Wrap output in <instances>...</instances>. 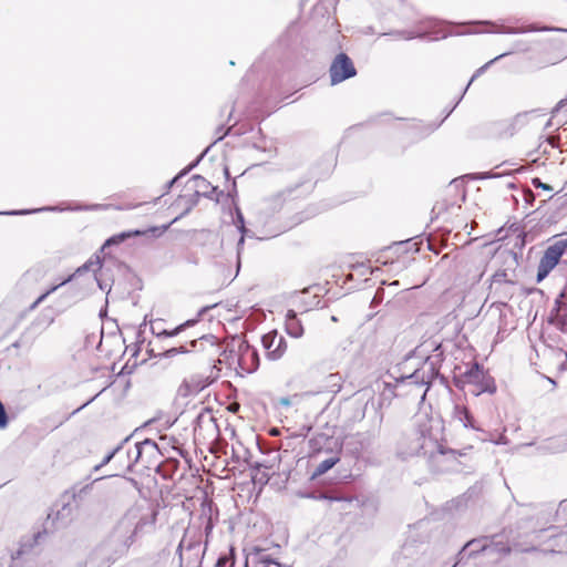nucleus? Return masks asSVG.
Instances as JSON below:
<instances>
[{
    "label": "nucleus",
    "mask_w": 567,
    "mask_h": 567,
    "mask_svg": "<svg viewBox=\"0 0 567 567\" xmlns=\"http://www.w3.org/2000/svg\"><path fill=\"white\" fill-rule=\"evenodd\" d=\"M462 28H466L465 30H462V31H444L443 29L442 30H439V31H433L432 33L435 34L434 39H439V38H446L449 34H466V33H474L476 32V30H473L471 28H467L466 25H461ZM431 32H416V31H392V32H389V33H382V37H386V35H391V37H394L395 39H405V40H411V39H415V38H425L427 34H430Z\"/></svg>",
    "instance_id": "15"
},
{
    "label": "nucleus",
    "mask_w": 567,
    "mask_h": 567,
    "mask_svg": "<svg viewBox=\"0 0 567 567\" xmlns=\"http://www.w3.org/2000/svg\"><path fill=\"white\" fill-rule=\"evenodd\" d=\"M30 276H31V272H30V271H27V272L24 274L23 278H24V279H27V278H28V277H30Z\"/></svg>",
    "instance_id": "53"
},
{
    "label": "nucleus",
    "mask_w": 567,
    "mask_h": 567,
    "mask_svg": "<svg viewBox=\"0 0 567 567\" xmlns=\"http://www.w3.org/2000/svg\"><path fill=\"white\" fill-rule=\"evenodd\" d=\"M237 223H238L237 227L240 230V233L243 234V236L240 237V239L238 241V246H239V245L244 244V234L246 233L244 216L239 210L237 212Z\"/></svg>",
    "instance_id": "38"
},
{
    "label": "nucleus",
    "mask_w": 567,
    "mask_h": 567,
    "mask_svg": "<svg viewBox=\"0 0 567 567\" xmlns=\"http://www.w3.org/2000/svg\"><path fill=\"white\" fill-rule=\"evenodd\" d=\"M355 74L357 70L348 54L343 52L337 54L336 58L332 60L329 69L331 84H339L350 78L355 76Z\"/></svg>",
    "instance_id": "10"
},
{
    "label": "nucleus",
    "mask_w": 567,
    "mask_h": 567,
    "mask_svg": "<svg viewBox=\"0 0 567 567\" xmlns=\"http://www.w3.org/2000/svg\"><path fill=\"white\" fill-rule=\"evenodd\" d=\"M9 424V416L3 403L0 401V430H3Z\"/></svg>",
    "instance_id": "36"
},
{
    "label": "nucleus",
    "mask_w": 567,
    "mask_h": 567,
    "mask_svg": "<svg viewBox=\"0 0 567 567\" xmlns=\"http://www.w3.org/2000/svg\"><path fill=\"white\" fill-rule=\"evenodd\" d=\"M52 320H50L45 326L40 327V323L34 321L32 322L20 336V338L13 343V347L21 348V347H28L30 348L37 337L41 333L45 327H48Z\"/></svg>",
    "instance_id": "20"
},
{
    "label": "nucleus",
    "mask_w": 567,
    "mask_h": 567,
    "mask_svg": "<svg viewBox=\"0 0 567 567\" xmlns=\"http://www.w3.org/2000/svg\"><path fill=\"white\" fill-rule=\"evenodd\" d=\"M495 29L491 30L489 32L494 33H507V34H515L519 32H524L523 30L514 29V28H506L504 25L497 27L493 25Z\"/></svg>",
    "instance_id": "37"
},
{
    "label": "nucleus",
    "mask_w": 567,
    "mask_h": 567,
    "mask_svg": "<svg viewBox=\"0 0 567 567\" xmlns=\"http://www.w3.org/2000/svg\"><path fill=\"white\" fill-rule=\"evenodd\" d=\"M131 483H133L134 485H136V481L134 478H130L128 480Z\"/></svg>",
    "instance_id": "54"
},
{
    "label": "nucleus",
    "mask_w": 567,
    "mask_h": 567,
    "mask_svg": "<svg viewBox=\"0 0 567 567\" xmlns=\"http://www.w3.org/2000/svg\"><path fill=\"white\" fill-rule=\"evenodd\" d=\"M216 306H217V303H214V305L205 306V307L200 308L196 319H189V320L185 321L184 323L177 326L173 330H165L164 329L162 331L156 332L155 328L152 327V331H153L154 334H156L157 338L175 337V336L179 334L182 331H184L186 328L196 324L198 322L199 318H202L208 310L215 308Z\"/></svg>",
    "instance_id": "19"
},
{
    "label": "nucleus",
    "mask_w": 567,
    "mask_h": 567,
    "mask_svg": "<svg viewBox=\"0 0 567 567\" xmlns=\"http://www.w3.org/2000/svg\"><path fill=\"white\" fill-rule=\"evenodd\" d=\"M70 513L71 508L68 505H63L62 508L58 511L55 514L50 513L44 522L43 533L47 534L49 530L53 528L64 526L68 522Z\"/></svg>",
    "instance_id": "21"
},
{
    "label": "nucleus",
    "mask_w": 567,
    "mask_h": 567,
    "mask_svg": "<svg viewBox=\"0 0 567 567\" xmlns=\"http://www.w3.org/2000/svg\"><path fill=\"white\" fill-rule=\"evenodd\" d=\"M464 378L467 384L474 386L472 390L474 395H480L484 392L493 394L496 391L494 379L485 374L478 363H474L468 368L464 373Z\"/></svg>",
    "instance_id": "9"
},
{
    "label": "nucleus",
    "mask_w": 567,
    "mask_h": 567,
    "mask_svg": "<svg viewBox=\"0 0 567 567\" xmlns=\"http://www.w3.org/2000/svg\"><path fill=\"white\" fill-rule=\"evenodd\" d=\"M189 350L190 352H204L209 361H214L220 355L221 347L214 334H204L189 342Z\"/></svg>",
    "instance_id": "12"
},
{
    "label": "nucleus",
    "mask_w": 567,
    "mask_h": 567,
    "mask_svg": "<svg viewBox=\"0 0 567 567\" xmlns=\"http://www.w3.org/2000/svg\"><path fill=\"white\" fill-rule=\"evenodd\" d=\"M309 447L312 458L320 456L322 453H328L329 456L320 461L312 472V477H318L331 470L340 461V447L338 442L332 436L324 433H319L309 440Z\"/></svg>",
    "instance_id": "3"
},
{
    "label": "nucleus",
    "mask_w": 567,
    "mask_h": 567,
    "mask_svg": "<svg viewBox=\"0 0 567 567\" xmlns=\"http://www.w3.org/2000/svg\"><path fill=\"white\" fill-rule=\"evenodd\" d=\"M102 268V260L99 255H93L87 261H85L81 267H79L72 275L66 277L64 280H62L60 284L52 286L50 289H48L45 292L40 295L37 300L32 303L31 309H34L38 307L41 302H43L48 296L56 291L60 287L66 285L68 282L72 281L74 277L81 276L82 274L86 271H93L95 280L97 281V285L101 290L105 289V286L99 280L96 271Z\"/></svg>",
    "instance_id": "8"
},
{
    "label": "nucleus",
    "mask_w": 567,
    "mask_h": 567,
    "mask_svg": "<svg viewBox=\"0 0 567 567\" xmlns=\"http://www.w3.org/2000/svg\"><path fill=\"white\" fill-rule=\"evenodd\" d=\"M229 130H230V128H228V130H227L223 135L218 136V138H217L216 141H219V140H221L225 135H227V134H228V132H229Z\"/></svg>",
    "instance_id": "50"
},
{
    "label": "nucleus",
    "mask_w": 567,
    "mask_h": 567,
    "mask_svg": "<svg viewBox=\"0 0 567 567\" xmlns=\"http://www.w3.org/2000/svg\"><path fill=\"white\" fill-rule=\"evenodd\" d=\"M453 417L454 420L462 423L464 427H470L473 430H478V427L475 425L474 416L471 414L468 409L464 405H455L453 410Z\"/></svg>",
    "instance_id": "24"
},
{
    "label": "nucleus",
    "mask_w": 567,
    "mask_h": 567,
    "mask_svg": "<svg viewBox=\"0 0 567 567\" xmlns=\"http://www.w3.org/2000/svg\"><path fill=\"white\" fill-rule=\"evenodd\" d=\"M554 308L566 310L567 311V300L565 299V295L559 293L558 297L555 300Z\"/></svg>",
    "instance_id": "42"
},
{
    "label": "nucleus",
    "mask_w": 567,
    "mask_h": 567,
    "mask_svg": "<svg viewBox=\"0 0 567 567\" xmlns=\"http://www.w3.org/2000/svg\"><path fill=\"white\" fill-rule=\"evenodd\" d=\"M496 175L492 174V173H481L478 178L480 179H486V178H492V177H495Z\"/></svg>",
    "instance_id": "46"
},
{
    "label": "nucleus",
    "mask_w": 567,
    "mask_h": 567,
    "mask_svg": "<svg viewBox=\"0 0 567 567\" xmlns=\"http://www.w3.org/2000/svg\"><path fill=\"white\" fill-rule=\"evenodd\" d=\"M193 179L195 182V194L197 196H204L212 199L213 195L217 193V187L212 186V184L203 176L194 175Z\"/></svg>",
    "instance_id": "25"
},
{
    "label": "nucleus",
    "mask_w": 567,
    "mask_h": 567,
    "mask_svg": "<svg viewBox=\"0 0 567 567\" xmlns=\"http://www.w3.org/2000/svg\"><path fill=\"white\" fill-rule=\"evenodd\" d=\"M89 403H90V401L86 402L85 404H82V406L80 409L85 408V405H87Z\"/></svg>",
    "instance_id": "56"
},
{
    "label": "nucleus",
    "mask_w": 567,
    "mask_h": 567,
    "mask_svg": "<svg viewBox=\"0 0 567 567\" xmlns=\"http://www.w3.org/2000/svg\"><path fill=\"white\" fill-rule=\"evenodd\" d=\"M195 431H207L210 434L218 432L216 417L212 409L204 408L194 421Z\"/></svg>",
    "instance_id": "17"
},
{
    "label": "nucleus",
    "mask_w": 567,
    "mask_h": 567,
    "mask_svg": "<svg viewBox=\"0 0 567 567\" xmlns=\"http://www.w3.org/2000/svg\"><path fill=\"white\" fill-rule=\"evenodd\" d=\"M184 545H185V539H182L178 547H177V554L179 555V558L182 559V550L184 548Z\"/></svg>",
    "instance_id": "47"
},
{
    "label": "nucleus",
    "mask_w": 567,
    "mask_h": 567,
    "mask_svg": "<svg viewBox=\"0 0 567 567\" xmlns=\"http://www.w3.org/2000/svg\"><path fill=\"white\" fill-rule=\"evenodd\" d=\"M560 293L565 295V299L567 300V288H565Z\"/></svg>",
    "instance_id": "51"
},
{
    "label": "nucleus",
    "mask_w": 567,
    "mask_h": 567,
    "mask_svg": "<svg viewBox=\"0 0 567 567\" xmlns=\"http://www.w3.org/2000/svg\"><path fill=\"white\" fill-rule=\"evenodd\" d=\"M156 513H145L133 506L116 522L106 538L93 550L89 563L96 567H109L124 556L134 543L135 535L145 525H154Z\"/></svg>",
    "instance_id": "1"
},
{
    "label": "nucleus",
    "mask_w": 567,
    "mask_h": 567,
    "mask_svg": "<svg viewBox=\"0 0 567 567\" xmlns=\"http://www.w3.org/2000/svg\"><path fill=\"white\" fill-rule=\"evenodd\" d=\"M563 316H567V311L566 310L563 311L560 309L553 308L550 310V313H549V317H548V323L549 324H555L556 320L561 318Z\"/></svg>",
    "instance_id": "35"
},
{
    "label": "nucleus",
    "mask_w": 567,
    "mask_h": 567,
    "mask_svg": "<svg viewBox=\"0 0 567 567\" xmlns=\"http://www.w3.org/2000/svg\"><path fill=\"white\" fill-rule=\"evenodd\" d=\"M217 374L213 377H207L202 383L197 385L198 390L205 389L207 385H209L212 382H214L217 379Z\"/></svg>",
    "instance_id": "45"
},
{
    "label": "nucleus",
    "mask_w": 567,
    "mask_h": 567,
    "mask_svg": "<svg viewBox=\"0 0 567 567\" xmlns=\"http://www.w3.org/2000/svg\"><path fill=\"white\" fill-rule=\"evenodd\" d=\"M331 501H340L341 498L338 497H330Z\"/></svg>",
    "instance_id": "55"
},
{
    "label": "nucleus",
    "mask_w": 567,
    "mask_h": 567,
    "mask_svg": "<svg viewBox=\"0 0 567 567\" xmlns=\"http://www.w3.org/2000/svg\"><path fill=\"white\" fill-rule=\"evenodd\" d=\"M560 332L567 333V316H563L561 318L556 320L554 324Z\"/></svg>",
    "instance_id": "43"
},
{
    "label": "nucleus",
    "mask_w": 567,
    "mask_h": 567,
    "mask_svg": "<svg viewBox=\"0 0 567 567\" xmlns=\"http://www.w3.org/2000/svg\"><path fill=\"white\" fill-rule=\"evenodd\" d=\"M508 53L505 52V53H502L497 56H495L494 59H492L491 61H488L487 63H485L483 66L478 68L475 73L472 75L470 82L467 83L464 92H466V90L468 89V86L471 85V83L476 79L478 78L480 75H482L488 68L489 65H492L495 61L502 59L503 56L507 55Z\"/></svg>",
    "instance_id": "29"
},
{
    "label": "nucleus",
    "mask_w": 567,
    "mask_h": 567,
    "mask_svg": "<svg viewBox=\"0 0 567 567\" xmlns=\"http://www.w3.org/2000/svg\"><path fill=\"white\" fill-rule=\"evenodd\" d=\"M41 535L42 534L39 532V533L34 534L31 539L22 540L20 544V547L14 553H12V555H11L12 560H18L23 555L30 553L32 550L33 546L38 543V539L41 537Z\"/></svg>",
    "instance_id": "26"
},
{
    "label": "nucleus",
    "mask_w": 567,
    "mask_h": 567,
    "mask_svg": "<svg viewBox=\"0 0 567 567\" xmlns=\"http://www.w3.org/2000/svg\"><path fill=\"white\" fill-rule=\"evenodd\" d=\"M383 419L384 415L382 411H374L370 429L365 432L357 433L355 436L347 443L348 446L353 445L351 453H353L357 458L363 457L365 453L372 450L374 442L380 434Z\"/></svg>",
    "instance_id": "4"
},
{
    "label": "nucleus",
    "mask_w": 567,
    "mask_h": 567,
    "mask_svg": "<svg viewBox=\"0 0 567 567\" xmlns=\"http://www.w3.org/2000/svg\"><path fill=\"white\" fill-rule=\"evenodd\" d=\"M467 548H472L471 555L473 553L485 551V550L496 551V553L503 554V555L509 554V551H511V548L502 543H495L493 546L485 544V545H482L478 547V542L475 539L466 543L465 546L463 547L462 551L466 550Z\"/></svg>",
    "instance_id": "23"
},
{
    "label": "nucleus",
    "mask_w": 567,
    "mask_h": 567,
    "mask_svg": "<svg viewBox=\"0 0 567 567\" xmlns=\"http://www.w3.org/2000/svg\"><path fill=\"white\" fill-rule=\"evenodd\" d=\"M532 185L535 187V188H542L544 190H547V192H551L553 190V187L546 183H543L540 181V178L538 177H535L532 179Z\"/></svg>",
    "instance_id": "41"
},
{
    "label": "nucleus",
    "mask_w": 567,
    "mask_h": 567,
    "mask_svg": "<svg viewBox=\"0 0 567 567\" xmlns=\"http://www.w3.org/2000/svg\"><path fill=\"white\" fill-rule=\"evenodd\" d=\"M389 377H391L393 379V382L392 381H383L382 382L383 388L380 392V400H379L378 408H375V411H381V409L383 406H389L394 398L401 396L400 389H399V386H396V378L398 377H394L392 374H389Z\"/></svg>",
    "instance_id": "18"
},
{
    "label": "nucleus",
    "mask_w": 567,
    "mask_h": 567,
    "mask_svg": "<svg viewBox=\"0 0 567 567\" xmlns=\"http://www.w3.org/2000/svg\"><path fill=\"white\" fill-rule=\"evenodd\" d=\"M234 560L228 556H220L216 561V567H233Z\"/></svg>",
    "instance_id": "40"
},
{
    "label": "nucleus",
    "mask_w": 567,
    "mask_h": 567,
    "mask_svg": "<svg viewBox=\"0 0 567 567\" xmlns=\"http://www.w3.org/2000/svg\"><path fill=\"white\" fill-rule=\"evenodd\" d=\"M567 105V99L560 100L557 105L553 109L551 115L556 116Z\"/></svg>",
    "instance_id": "44"
},
{
    "label": "nucleus",
    "mask_w": 567,
    "mask_h": 567,
    "mask_svg": "<svg viewBox=\"0 0 567 567\" xmlns=\"http://www.w3.org/2000/svg\"><path fill=\"white\" fill-rule=\"evenodd\" d=\"M261 343L266 351V358L271 361L281 359L287 350V341L277 330L264 334Z\"/></svg>",
    "instance_id": "11"
},
{
    "label": "nucleus",
    "mask_w": 567,
    "mask_h": 567,
    "mask_svg": "<svg viewBox=\"0 0 567 567\" xmlns=\"http://www.w3.org/2000/svg\"><path fill=\"white\" fill-rule=\"evenodd\" d=\"M259 354L255 347L243 343L239 347L238 365L246 373L255 372L259 367Z\"/></svg>",
    "instance_id": "13"
},
{
    "label": "nucleus",
    "mask_w": 567,
    "mask_h": 567,
    "mask_svg": "<svg viewBox=\"0 0 567 567\" xmlns=\"http://www.w3.org/2000/svg\"><path fill=\"white\" fill-rule=\"evenodd\" d=\"M101 478H95L92 483L85 484L83 486H74L73 487V497L74 499L79 498L82 499V497L87 494L92 487V484L100 481Z\"/></svg>",
    "instance_id": "32"
},
{
    "label": "nucleus",
    "mask_w": 567,
    "mask_h": 567,
    "mask_svg": "<svg viewBox=\"0 0 567 567\" xmlns=\"http://www.w3.org/2000/svg\"><path fill=\"white\" fill-rule=\"evenodd\" d=\"M285 327L287 333L292 338H300L303 336V327L295 310H288L286 315Z\"/></svg>",
    "instance_id": "22"
},
{
    "label": "nucleus",
    "mask_w": 567,
    "mask_h": 567,
    "mask_svg": "<svg viewBox=\"0 0 567 567\" xmlns=\"http://www.w3.org/2000/svg\"><path fill=\"white\" fill-rule=\"evenodd\" d=\"M290 567L272 558L266 549L255 547L246 556L245 567Z\"/></svg>",
    "instance_id": "14"
},
{
    "label": "nucleus",
    "mask_w": 567,
    "mask_h": 567,
    "mask_svg": "<svg viewBox=\"0 0 567 567\" xmlns=\"http://www.w3.org/2000/svg\"><path fill=\"white\" fill-rule=\"evenodd\" d=\"M196 547H198V544H195V543H189V544L187 545V548H188V549H193V548H196Z\"/></svg>",
    "instance_id": "48"
},
{
    "label": "nucleus",
    "mask_w": 567,
    "mask_h": 567,
    "mask_svg": "<svg viewBox=\"0 0 567 567\" xmlns=\"http://www.w3.org/2000/svg\"><path fill=\"white\" fill-rule=\"evenodd\" d=\"M430 346L433 347V353L426 357L420 369L411 374L396 378V386L400 389L401 396H411L423 402L432 382L440 375V368L444 359L442 346L436 342H432Z\"/></svg>",
    "instance_id": "2"
},
{
    "label": "nucleus",
    "mask_w": 567,
    "mask_h": 567,
    "mask_svg": "<svg viewBox=\"0 0 567 567\" xmlns=\"http://www.w3.org/2000/svg\"><path fill=\"white\" fill-rule=\"evenodd\" d=\"M567 249V233L558 235L553 244L544 251L537 267L536 281H543L549 272L558 265L561 256Z\"/></svg>",
    "instance_id": "6"
},
{
    "label": "nucleus",
    "mask_w": 567,
    "mask_h": 567,
    "mask_svg": "<svg viewBox=\"0 0 567 567\" xmlns=\"http://www.w3.org/2000/svg\"><path fill=\"white\" fill-rule=\"evenodd\" d=\"M190 352L189 348L187 346H181V347H173L171 349H167L163 353L158 354L159 357L165 358H173L178 353H188Z\"/></svg>",
    "instance_id": "33"
},
{
    "label": "nucleus",
    "mask_w": 567,
    "mask_h": 567,
    "mask_svg": "<svg viewBox=\"0 0 567 567\" xmlns=\"http://www.w3.org/2000/svg\"><path fill=\"white\" fill-rule=\"evenodd\" d=\"M167 228H168V226H163L162 228H159V227H151V228H148L146 230L134 229V230L122 231L120 234L113 235L110 238H107L105 240V243L103 244L101 249L104 250L107 247H111V246H114V245H120L121 243L125 241L128 238L136 237V236H144V235H146L148 233H152L153 236H159Z\"/></svg>",
    "instance_id": "16"
},
{
    "label": "nucleus",
    "mask_w": 567,
    "mask_h": 567,
    "mask_svg": "<svg viewBox=\"0 0 567 567\" xmlns=\"http://www.w3.org/2000/svg\"><path fill=\"white\" fill-rule=\"evenodd\" d=\"M456 565H454L453 567H455Z\"/></svg>",
    "instance_id": "57"
},
{
    "label": "nucleus",
    "mask_w": 567,
    "mask_h": 567,
    "mask_svg": "<svg viewBox=\"0 0 567 567\" xmlns=\"http://www.w3.org/2000/svg\"><path fill=\"white\" fill-rule=\"evenodd\" d=\"M497 284H514L513 278H511L509 274L506 269H499L492 276V285Z\"/></svg>",
    "instance_id": "28"
},
{
    "label": "nucleus",
    "mask_w": 567,
    "mask_h": 567,
    "mask_svg": "<svg viewBox=\"0 0 567 567\" xmlns=\"http://www.w3.org/2000/svg\"><path fill=\"white\" fill-rule=\"evenodd\" d=\"M429 24H430V27H431V28H432V27L434 28V27H436V25H437V22H436V21H433V20H430V21H429Z\"/></svg>",
    "instance_id": "49"
},
{
    "label": "nucleus",
    "mask_w": 567,
    "mask_h": 567,
    "mask_svg": "<svg viewBox=\"0 0 567 567\" xmlns=\"http://www.w3.org/2000/svg\"><path fill=\"white\" fill-rule=\"evenodd\" d=\"M56 209H58L56 207H42L39 209H20V210L0 212V215L19 216V215H28V214L43 212V210H56Z\"/></svg>",
    "instance_id": "31"
},
{
    "label": "nucleus",
    "mask_w": 567,
    "mask_h": 567,
    "mask_svg": "<svg viewBox=\"0 0 567 567\" xmlns=\"http://www.w3.org/2000/svg\"><path fill=\"white\" fill-rule=\"evenodd\" d=\"M341 375L339 373H331L327 377V381L329 382V384L331 385V388H336V389H332L331 391L333 392H338L341 388Z\"/></svg>",
    "instance_id": "34"
},
{
    "label": "nucleus",
    "mask_w": 567,
    "mask_h": 567,
    "mask_svg": "<svg viewBox=\"0 0 567 567\" xmlns=\"http://www.w3.org/2000/svg\"><path fill=\"white\" fill-rule=\"evenodd\" d=\"M123 449V444H120L118 446H116L114 450H112L111 452H109L102 460L101 463H99L97 465H95L93 467V471L97 472L100 471L103 466H105L106 464H109L116 455H118L121 453Z\"/></svg>",
    "instance_id": "30"
},
{
    "label": "nucleus",
    "mask_w": 567,
    "mask_h": 567,
    "mask_svg": "<svg viewBox=\"0 0 567 567\" xmlns=\"http://www.w3.org/2000/svg\"><path fill=\"white\" fill-rule=\"evenodd\" d=\"M453 454V450H445L444 446L439 442L437 437H434L431 433L420 432L415 434L412 446L410 447L409 455H423L430 460H434L437 456L445 454Z\"/></svg>",
    "instance_id": "7"
},
{
    "label": "nucleus",
    "mask_w": 567,
    "mask_h": 567,
    "mask_svg": "<svg viewBox=\"0 0 567 567\" xmlns=\"http://www.w3.org/2000/svg\"><path fill=\"white\" fill-rule=\"evenodd\" d=\"M527 31H542V32L555 31V32H566L567 33V29L557 28V27H542V28L532 27Z\"/></svg>",
    "instance_id": "39"
},
{
    "label": "nucleus",
    "mask_w": 567,
    "mask_h": 567,
    "mask_svg": "<svg viewBox=\"0 0 567 567\" xmlns=\"http://www.w3.org/2000/svg\"><path fill=\"white\" fill-rule=\"evenodd\" d=\"M224 172H225L226 177H229V171L227 167H225Z\"/></svg>",
    "instance_id": "52"
},
{
    "label": "nucleus",
    "mask_w": 567,
    "mask_h": 567,
    "mask_svg": "<svg viewBox=\"0 0 567 567\" xmlns=\"http://www.w3.org/2000/svg\"><path fill=\"white\" fill-rule=\"evenodd\" d=\"M208 148H206L194 162H192L187 167L181 171L168 184L167 188L169 189L181 177L187 175L192 169H194L199 162L203 159Z\"/></svg>",
    "instance_id": "27"
},
{
    "label": "nucleus",
    "mask_w": 567,
    "mask_h": 567,
    "mask_svg": "<svg viewBox=\"0 0 567 567\" xmlns=\"http://www.w3.org/2000/svg\"><path fill=\"white\" fill-rule=\"evenodd\" d=\"M158 454L159 451L156 442L146 439L127 447L126 462L122 463V465L128 472H132L133 467L137 464L148 468L152 466V458H155Z\"/></svg>",
    "instance_id": "5"
}]
</instances>
